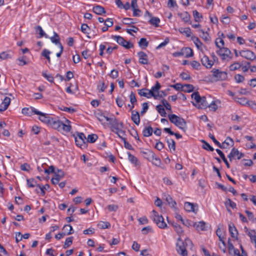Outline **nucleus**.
Listing matches in <instances>:
<instances>
[{
    "label": "nucleus",
    "instance_id": "f257e3e1",
    "mask_svg": "<svg viewBox=\"0 0 256 256\" xmlns=\"http://www.w3.org/2000/svg\"><path fill=\"white\" fill-rule=\"evenodd\" d=\"M48 126L60 132H70L72 128L70 122L69 120L66 119L64 122H63L52 117L51 118Z\"/></svg>",
    "mask_w": 256,
    "mask_h": 256
},
{
    "label": "nucleus",
    "instance_id": "f03ea898",
    "mask_svg": "<svg viewBox=\"0 0 256 256\" xmlns=\"http://www.w3.org/2000/svg\"><path fill=\"white\" fill-rule=\"evenodd\" d=\"M192 242L189 238H186L184 242L180 236L178 238L176 242V250L182 256H187L188 252L186 251V247L191 246Z\"/></svg>",
    "mask_w": 256,
    "mask_h": 256
},
{
    "label": "nucleus",
    "instance_id": "7ed1b4c3",
    "mask_svg": "<svg viewBox=\"0 0 256 256\" xmlns=\"http://www.w3.org/2000/svg\"><path fill=\"white\" fill-rule=\"evenodd\" d=\"M168 118L170 122L178 126L179 128L185 131L186 128V124L185 120L174 114L168 115Z\"/></svg>",
    "mask_w": 256,
    "mask_h": 256
},
{
    "label": "nucleus",
    "instance_id": "20e7f679",
    "mask_svg": "<svg viewBox=\"0 0 256 256\" xmlns=\"http://www.w3.org/2000/svg\"><path fill=\"white\" fill-rule=\"evenodd\" d=\"M150 218L155 222L160 228H167V224L164 221V218L162 215H160L155 210L152 211Z\"/></svg>",
    "mask_w": 256,
    "mask_h": 256
},
{
    "label": "nucleus",
    "instance_id": "39448f33",
    "mask_svg": "<svg viewBox=\"0 0 256 256\" xmlns=\"http://www.w3.org/2000/svg\"><path fill=\"white\" fill-rule=\"evenodd\" d=\"M34 114L36 115L34 118H38L42 122L48 125L49 122H50V120L52 118L49 114L42 112L34 108H33V115Z\"/></svg>",
    "mask_w": 256,
    "mask_h": 256
},
{
    "label": "nucleus",
    "instance_id": "423d86ee",
    "mask_svg": "<svg viewBox=\"0 0 256 256\" xmlns=\"http://www.w3.org/2000/svg\"><path fill=\"white\" fill-rule=\"evenodd\" d=\"M222 60H229L232 58V54L230 50L224 47H222L216 52Z\"/></svg>",
    "mask_w": 256,
    "mask_h": 256
},
{
    "label": "nucleus",
    "instance_id": "0eeeda50",
    "mask_svg": "<svg viewBox=\"0 0 256 256\" xmlns=\"http://www.w3.org/2000/svg\"><path fill=\"white\" fill-rule=\"evenodd\" d=\"M113 39L116 41V42L120 46H124L126 49H129L133 47V44L126 40L122 37L119 36H112Z\"/></svg>",
    "mask_w": 256,
    "mask_h": 256
},
{
    "label": "nucleus",
    "instance_id": "6e6552de",
    "mask_svg": "<svg viewBox=\"0 0 256 256\" xmlns=\"http://www.w3.org/2000/svg\"><path fill=\"white\" fill-rule=\"evenodd\" d=\"M212 72L216 80H224L228 78V74L226 72L220 71L218 69H213Z\"/></svg>",
    "mask_w": 256,
    "mask_h": 256
},
{
    "label": "nucleus",
    "instance_id": "1a4fd4ad",
    "mask_svg": "<svg viewBox=\"0 0 256 256\" xmlns=\"http://www.w3.org/2000/svg\"><path fill=\"white\" fill-rule=\"evenodd\" d=\"M244 153L240 152L237 148H234L232 149L228 157L232 162V160H240L244 156Z\"/></svg>",
    "mask_w": 256,
    "mask_h": 256
},
{
    "label": "nucleus",
    "instance_id": "9d476101",
    "mask_svg": "<svg viewBox=\"0 0 256 256\" xmlns=\"http://www.w3.org/2000/svg\"><path fill=\"white\" fill-rule=\"evenodd\" d=\"M240 55L241 56L250 60H256V56L254 53L248 50H242L240 51Z\"/></svg>",
    "mask_w": 256,
    "mask_h": 256
},
{
    "label": "nucleus",
    "instance_id": "9b49d317",
    "mask_svg": "<svg viewBox=\"0 0 256 256\" xmlns=\"http://www.w3.org/2000/svg\"><path fill=\"white\" fill-rule=\"evenodd\" d=\"M86 138L82 132H78L75 137V142L76 146L81 147L86 144Z\"/></svg>",
    "mask_w": 256,
    "mask_h": 256
},
{
    "label": "nucleus",
    "instance_id": "f8f14e48",
    "mask_svg": "<svg viewBox=\"0 0 256 256\" xmlns=\"http://www.w3.org/2000/svg\"><path fill=\"white\" fill-rule=\"evenodd\" d=\"M160 87V84L158 82H156L155 86H153L151 90H150V93L152 97H154L156 100L159 99V90Z\"/></svg>",
    "mask_w": 256,
    "mask_h": 256
},
{
    "label": "nucleus",
    "instance_id": "ddd939ff",
    "mask_svg": "<svg viewBox=\"0 0 256 256\" xmlns=\"http://www.w3.org/2000/svg\"><path fill=\"white\" fill-rule=\"evenodd\" d=\"M184 209L189 212H194L196 213L198 211V206L197 204H194L190 202H186L184 204Z\"/></svg>",
    "mask_w": 256,
    "mask_h": 256
},
{
    "label": "nucleus",
    "instance_id": "4468645a",
    "mask_svg": "<svg viewBox=\"0 0 256 256\" xmlns=\"http://www.w3.org/2000/svg\"><path fill=\"white\" fill-rule=\"evenodd\" d=\"M201 62L202 64L207 68H211L214 64V62L210 60L208 56L205 55L201 58Z\"/></svg>",
    "mask_w": 256,
    "mask_h": 256
},
{
    "label": "nucleus",
    "instance_id": "2eb2a0df",
    "mask_svg": "<svg viewBox=\"0 0 256 256\" xmlns=\"http://www.w3.org/2000/svg\"><path fill=\"white\" fill-rule=\"evenodd\" d=\"M139 58L138 62L140 64H148V55L144 52H140L138 53Z\"/></svg>",
    "mask_w": 256,
    "mask_h": 256
},
{
    "label": "nucleus",
    "instance_id": "dca6fc26",
    "mask_svg": "<svg viewBox=\"0 0 256 256\" xmlns=\"http://www.w3.org/2000/svg\"><path fill=\"white\" fill-rule=\"evenodd\" d=\"M162 198L165 200L171 207H174L176 204V201L168 194H163Z\"/></svg>",
    "mask_w": 256,
    "mask_h": 256
},
{
    "label": "nucleus",
    "instance_id": "f3484780",
    "mask_svg": "<svg viewBox=\"0 0 256 256\" xmlns=\"http://www.w3.org/2000/svg\"><path fill=\"white\" fill-rule=\"evenodd\" d=\"M10 102V98L8 96H6L0 104V112L6 110Z\"/></svg>",
    "mask_w": 256,
    "mask_h": 256
},
{
    "label": "nucleus",
    "instance_id": "a211bd4d",
    "mask_svg": "<svg viewBox=\"0 0 256 256\" xmlns=\"http://www.w3.org/2000/svg\"><path fill=\"white\" fill-rule=\"evenodd\" d=\"M16 62L18 65L23 66L28 64L30 62V60L26 56H22L16 60Z\"/></svg>",
    "mask_w": 256,
    "mask_h": 256
},
{
    "label": "nucleus",
    "instance_id": "6ab92c4d",
    "mask_svg": "<svg viewBox=\"0 0 256 256\" xmlns=\"http://www.w3.org/2000/svg\"><path fill=\"white\" fill-rule=\"evenodd\" d=\"M114 128L116 131L122 128L124 126V124L122 122H119L116 118H114L110 124Z\"/></svg>",
    "mask_w": 256,
    "mask_h": 256
},
{
    "label": "nucleus",
    "instance_id": "aec40b11",
    "mask_svg": "<svg viewBox=\"0 0 256 256\" xmlns=\"http://www.w3.org/2000/svg\"><path fill=\"white\" fill-rule=\"evenodd\" d=\"M234 143V142L232 138L230 137H227L226 140L222 144H220L219 148H226L230 146H232Z\"/></svg>",
    "mask_w": 256,
    "mask_h": 256
},
{
    "label": "nucleus",
    "instance_id": "412c9836",
    "mask_svg": "<svg viewBox=\"0 0 256 256\" xmlns=\"http://www.w3.org/2000/svg\"><path fill=\"white\" fill-rule=\"evenodd\" d=\"M229 232L231 236L233 238H238V232L235 227L234 224L231 223L228 225Z\"/></svg>",
    "mask_w": 256,
    "mask_h": 256
},
{
    "label": "nucleus",
    "instance_id": "4be33fe9",
    "mask_svg": "<svg viewBox=\"0 0 256 256\" xmlns=\"http://www.w3.org/2000/svg\"><path fill=\"white\" fill-rule=\"evenodd\" d=\"M36 34L38 38H41L44 36L46 38H48V36L43 30L40 26H37L35 28Z\"/></svg>",
    "mask_w": 256,
    "mask_h": 256
},
{
    "label": "nucleus",
    "instance_id": "5701e85b",
    "mask_svg": "<svg viewBox=\"0 0 256 256\" xmlns=\"http://www.w3.org/2000/svg\"><path fill=\"white\" fill-rule=\"evenodd\" d=\"M193 226L198 230H206V222L204 221L194 222Z\"/></svg>",
    "mask_w": 256,
    "mask_h": 256
},
{
    "label": "nucleus",
    "instance_id": "b1692460",
    "mask_svg": "<svg viewBox=\"0 0 256 256\" xmlns=\"http://www.w3.org/2000/svg\"><path fill=\"white\" fill-rule=\"evenodd\" d=\"M131 119L138 126L140 123V117L138 112L132 110Z\"/></svg>",
    "mask_w": 256,
    "mask_h": 256
},
{
    "label": "nucleus",
    "instance_id": "393cba45",
    "mask_svg": "<svg viewBox=\"0 0 256 256\" xmlns=\"http://www.w3.org/2000/svg\"><path fill=\"white\" fill-rule=\"evenodd\" d=\"M141 153L142 154L144 158L147 159L149 161H150L152 158H154V154H155L152 151L149 150L142 151Z\"/></svg>",
    "mask_w": 256,
    "mask_h": 256
},
{
    "label": "nucleus",
    "instance_id": "a878e982",
    "mask_svg": "<svg viewBox=\"0 0 256 256\" xmlns=\"http://www.w3.org/2000/svg\"><path fill=\"white\" fill-rule=\"evenodd\" d=\"M209 102L207 100L206 96H202L201 97V99L200 101V104H198V108H201V109H204L208 107L209 106Z\"/></svg>",
    "mask_w": 256,
    "mask_h": 256
},
{
    "label": "nucleus",
    "instance_id": "bb28decb",
    "mask_svg": "<svg viewBox=\"0 0 256 256\" xmlns=\"http://www.w3.org/2000/svg\"><path fill=\"white\" fill-rule=\"evenodd\" d=\"M182 52L183 56L185 58H190L194 55L192 50L188 47L182 48Z\"/></svg>",
    "mask_w": 256,
    "mask_h": 256
},
{
    "label": "nucleus",
    "instance_id": "cd10ccee",
    "mask_svg": "<svg viewBox=\"0 0 256 256\" xmlns=\"http://www.w3.org/2000/svg\"><path fill=\"white\" fill-rule=\"evenodd\" d=\"M62 232L66 236L71 234L74 232L72 227L70 224H65L62 228Z\"/></svg>",
    "mask_w": 256,
    "mask_h": 256
},
{
    "label": "nucleus",
    "instance_id": "c85d7f7f",
    "mask_svg": "<svg viewBox=\"0 0 256 256\" xmlns=\"http://www.w3.org/2000/svg\"><path fill=\"white\" fill-rule=\"evenodd\" d=\"M92 10L95 14L98 15H102L106 12L104 8L98 5L94 6Z\"/></svg>",
    "mask_w": 256,
    "mask_h": 256
},
{
    "label": "nucleus",
    "instance_id": "c756f323",
    "mask_svg": "<svg viewBox=\"0 0 256 256\" xmlns=\"http://www.w3.org/2000/svg\"><path fill=\"white\" fill-rule=\"evenodd\" d=\"M127 154L128 156V160L130 163L134 164L135 166L138 165L139 162L137 158L132 154L130 152H128Z\"/></svg>",
    "mask_w": 256,
    "mask_h": 256
},
{
    "label": "nucleus",
    "instance_id": "7c9ffc66",
    "mask_svg": "<svg viewBox=\"0 0 256 256\" xmlns=\"http://www.w3.org/2000/svg\"><path fill=\"white\" fill-rule=\"evenodd\" d=\"M138 93L140 96H143L148 98H152L151 94L150 93V90L147 88L140 90Z\"/></svg>",
    "mask_w": 256,
    "mask_h": 256
},
{
    "label": "nucleus",
    "instance_id": "2f4dec72",
    "mask_svg": "<svg viewBox=\"0 0 256 256\" xmlns=\"http://www.w3.org/2000/svg\"><path fill=\"white\" fill-rule=\"evenodd\" d=\"M153 129L151 126L144 128L142 130V134L144 136L148 137L152 135Z\"/></svg>",
    "mask_w": 256,
    "mask_h": 256
},
{
    "label": "nucleus",
    "instance_id": "473e14b6",
    "mask_svg": "<svg viewBox=\"0 0 256 256\" xmlns=\"http://www.w3.org/2000/svg\"><path fill=\"white\" fill-rule=\"evenodd\" d=\"M98 227L101 229L108 228L110 227V224L108 222H100L98 224Z\"/></svg>",
    "mask_w": 256,
    "mask_h": 256
},
{
    "label": "nucleus",
    "instance_id": "72a5a7b5",
    "mask_svg": "<svg viewBox=\"0 0 256 256\" xmlns=\"http://www.w3.org/2000/svg\"><path fill=\"white\" fill-rule=\"evenodd\" d=\"M33 187L34 186L33 185ZM36 188L34 190L40 195L44 196L45 194V192L42 188V185L37 184L35 186Z\"/></svg>",
    "mask_w": 256,
    "mask_h": 256
},
{
    "label": "nucleus",
    "instance_id": "f704fd0d",
    "mask_svg": "<svg viewBox=\"0 0 256 256\" xmlns=\"http://www.w3.org/2000/svg\"><path fill=\"white\" fill-rule=\"evenodd\" d=\"M172 226L174 228V230L180 236L184 234V231L182 227L178 224L174 223Z\"/></svg>",
    "mask_w": 256,
    "mask_h": 256
},
{
    "label": "nucleus",
    "instance_id": "c9c22d12",
    "mask_svg": "<svg viewBox=\"0 0 256 256\" xmlns=\"http://www.w3.org/2000/svg\"><path fill=\"white\" fill-rule=\"evenodd\" d=\"M199 32H201L200 34V36L206 42H209L210 40V38L209 36L208 33L207 32H204L202 30L200 29L199 30Z\"/></svg>",
    "mask_w": 256,
    "mask_h": 256
},
{
    "label": "nucleus",
    "instance_id": "e433bc0d",
    "mask_svg": "<svg viewBox=\"0 0 256 256\" xmlns=\"http://www.w3.org/2000/svg\"><path fill=\"white\" fill-rule=\"evenodd\" d=\"M50 39L52 43L55 44H56L60 46V44H62L60 42V38L56 32H54V36L50 38Z\"/></svg>",
    "mask_w": 256,
    "mask_h": 256
},
{
    "label": "nucleus",
    "instance_id": "4c0bfd02",
    "mask_svg": "<svg viewBox=\"0 0 256 256\" xmlns=\"http://www.w3.org/2000/svg\"><path fill=\"white\" fill-rule=\"evenodd\" d=\"M12 53L10 52H3L0 54V58L2 60L11 58Z\"/></svg>",
    "mask_w": 256,
    "mask_h": 256
},
{
    "label": "nucleus",
    "instance_id": "58836bf2",
    "mask_svg": "<svg viewBox=\"0 0 256 256\" xmlns=\"http://www.w3.org/2000/svg\"><path fill=\"white\" fill-rule=\"evenodd\" d=\"M166 142L168 144V148L171 150L172 149L173 150H176V142L172 139H169L167 138H166Z\"/></svg>",
    "mask_w": 256,
    "mask_h": 256
},
{
    "label": "nucleus",
    "instance_id": "ea45409f",
    "mask_svg": "<svg viewBox=\"0 0 256 256\" xmlns=\"http://www.w3.org/2000/svg\"><path fill=\"white\" fill-rule=\"evenodd\" d=\"M22 112L26 116H30L32 115V107L23 108Z\"/></svg>",
    "mask_w": 256,
    "mask_h": 256
},
{
    "label": "nucleus",
    "instance_id": "a19ab883",
    "mask_svg": "<svg viewBox=\"0 0 256 256\" xmlns=\"http://www.w3.org/2000/svg\"><path fill=\"white\" fill-rule=\"evenodd\" d=\"M149 22L150 24L157 27L159 26V23L160 22V20L159 18H158L157 17H152L149 20Z\"/></svg>",
    "mask_w": 256,
    "mask_h": 256
},
{
    "label": "nucleus",
    "instance_id": "79ce46f5",
    "mask_svg": "<svg viewBox=\"0 0 256 256\" xmlns=\"http://www.w3.org/2000/svg\"><path fill=\"white\" fill-rule=\"evenodd\" d=\"M156 109L158 112L162 116L165 117L166 116V113L165 111L164 108L161 105H158L156 106Z\"/></svg>",
    "mask_w": 256,
    "mask_h": 256
},
{
    "label": "nucleus",
    "instance_id": "37998d69",
    "mask_svg": "<svg viewBox=\"0 0 256 256\" xmlns=\"http://www.w3.org/2000/svg\"><path fill=\"white\" fill-rule=\"evenodd\" d=\"M98 136L96 134H91L88 135L86 138V142L90 143H94L98 139Z\"/></svg>",
    "mask_w": 256,
    "mask_h": 256
},
{
    "label": "nucleus",
    "instance_id": "c03bdc74",
    "mask_svg": "<svg viewBox=\"0 0 256 256\" xmlns=\"http://www.w3.org/2000/svg\"><path fill=\"white\" fill-rule=\"evenodd\" d=\"M202 142L203 144L202 148H203L210 152H212L214 150V148L206 140H202Z\"/></svg>",
    "mask_w": 256,
    "mask_h": 256
},
{
    "label": "nucleus",
    "instance_id": "a18cd8bd",
    "mask_svg": "<svg viewBox=\"0 0 256 256\" xmlns=\"http://www.w3.org/2000/svg\"><path fill=\"white\" fill-rule=\"evenodd\" d=\"M241 66L242 64L238 62H235L234 64H230L229 66V68L230 70L234 71L239 69L240 68H241Z\"/></svg>",
    "mask_w": 256,
    "mask_h": 256
},
{
    "label": "nucleus",
    "instance_id": "49530a36",
    "mask_svg": "<svg viewBox=\"0 0 256 256\" xmlns=\"http://www.w3.org/2000/svg\"><path fill=\"white\" fill-rule=\"evenodd\" d=\"M191 97L192 99H194L195 101L196 104H199L200 100L201 99V97L198 92H194L192 95Z\"/></svg>",
    "mask_w": 256,
    "mask_h": 256
},
{
    "label": "nucleus",
    "instance_id": "de8ad7c7",
    "mask_svg": "<svg viewBox=\"0 0 256 256\" xmlns=\"http://www.w3.org/2000/svg\"><path fill=\"white\" fill-rule=\"evenodd\" d=\"M150 162H152L153 164L158 166H160L161 164V160L160 158L156 156L155 154H154V158H152Z\"/></svg>",
    "mask_w": 256,
    "mask_h": 256
},
{
    "label": "nucleus",
    "instance_id": "09e8293b",
    "mask_svg": "<svg viewBox=\"0 0 256 256\" xmlns=\"http://www.w3.org/2000/svg\"><path fill=\"white\" fill-rule=\"evenodd\" d=\"M180 32L182 34H184L188 37H190L192 34L191 30L190 28H182Z\"/></svg>",
    "mask_w": 256,
    "mask_h": 256
},
{
    "label": "nucleus",
    "instance_id": "8fccbe9b",
    "mask_svg": "<svg viewBox=\"0 0 256 256\" xmlns=\"http://www.w3.org/2000/svg\"><path fill=\"white\" fill-rule=\"evenodd\" d=\"M74 238L72 236H70L66 238L64 244V248H66L70 246L72 243L73 240Z\"/></svg>",
    "mask_w": 256,
    "mask_h": 256
},
{
    "label": "nucleus",
    "instance_id": "3c124183",
    "mask_svg": "<svg viewBox=\"0 0 256 256\" xmlns=\"http://www.w3.org/2000/svg\"><path fill=\"white\" fill-rule=\"evenodd\" d=\"M107 86H106L104 82L100 81L98 84V89L99 92H104L105 90L107 88Z\"/></svg>",
    "mask_w": 256,
    "mask_h": 256
},
{
    "label": "nucleus",
    "instance_id": "603ef678",
    "mask_svg": "<svg viewBox=\"0 0 256 256\" xmlns=\"http://www.w3.org/2000/svg\"><path fill=\"white\" fill-rule=\"evenodd\" d=\"M54 174V176L56 177V178H58L59 180L62 179L64 176V172L62 170L59 169H58L56 172H55Z\"/></svg>",
    "mask_w": 256,
    "mask_h": 256
},
{
    "label": "nucleus",
    "instance_id": "864d4df0",
    "mask_svg": "<svg viewBox=\"0 0 256 256\" xmlns=\"http://www.w3.org/2000/svg\"><path fill=\"white\" fill-rule=\"evenodd\" d=\"M215 44L218 48H222V47H224V42L222 39L220 38H217L216 40Z\"/></svg>",
    "mask_w": 256,
    "mask_h": 256
},
{
    "label": "nucleus",
    "instance_id": "5fc2aeb1",
    "mask_svg": "<svg viewBox=\"0 0 256 256\" xmlns=\"http://www.w3.org/2000/svg\"><path fill=\"white\" fill-rule=\"evenodd\" d=\"M194 88V87L192 85L190 84H186L184 86L183 90L186 92H190L193 91Z\"/></svg>",
    "mask_w": 256,
    "mask_h": 256
},
{
    "label": "nucleus",
    "instance_id": "6e6d98bb",
    "mask_svg": "<svg viewBox=\"0 0 256 256\" xmlns=\"http://www.w3.org/2000/svg\"><path fill=\"white\" fill-rule=\"evenodd\" d=\"M225 204L226 207L230 206L233 209L236 208V204L234 202L231 200L230 198H228L226 200V201L225 202Z\"/></svg>",
    "mask_w": 256,
    "mask_h": 256
},
{
    "label": "nucleus",
    "instance_id": "4d7b16f0",
    "mask_svg": "<svg viewBox=\"0 0 256 256\" xmlns=\"http://www.w3.org/2000/svg\"><path fill=\"white\" fill-rule=\"evenodd\" d=\"M193 16L196 22H198L200 20V19L202 18V15L196 10L193 11Z\"/></svg>",
    "mask_w": 256,
    "mask_h": 256
},
{
    "label": "nucleus",
    "instance_id": "13d9d810",
    "mask_svg": "<svg viewBox=\"0 0 256 256\" xmlns=\"http://www.w3.org/2000/svg\"><path fill=\"white\" fill-rule=\"evenodd\" d=\"M148 42H147L146 38H142L140 39L138 44L139 46L140 47H144V48H146L148 46Z\"/></svg>",
    "mask_w": 256,
    "mask_h": 256
},
{
    "label": "nucleus",
    "instance_id": "bf43d9fd",
    "mask_svg": "<svg viewBox=\"0 0 256 256\" xmlns=\"http://www.w3.org/2000/svg\"><path fill=\"white\" fill-rule=\"evenodd\" d=\"M221 22L224 24H228L230 22V18L225 14L222 15Z\"/></svg>",
    "mask_w": 256,
    "mask_h": 256
},
{
    "label": "nucleus",
    "instance_id": "052dcab7",
    "mask_svg": "<svg viewBox=\"0 0 256 256\" xmlns=\"http://www.w3.org/2000/svg\"><path fill=\"white\" fill-rule=\"evenodd\" d=\"M42 75L43 76H44L47 80H48L50 82H54V78L52 74H48L45 72H42Z\"/></svg>",
    "mask_w": 256,
    "mask_h": 256
},
{
    "label": "nucleus",
    "instance_id": "680f3d73",
    "mask_svg": "<svg viewBox=\"0 0 256 256\" xmlns=\"http://www.w3.org/2000/svg\"><path fill=\"white\" fill-rule=\"evenodd\" d=\"M194 42L197 47V48L199 50H202V43L200 40L198 38H195L194 40Z\"/></svg>",
    "mask_w": 256,
    "mask_h": 256
},
{
    "label": "nucleus",
    "instance_id": "e2e57ef3",
    "mask_svg": "<svg viewBox=\"0 0 256 256\" xmlns=\"http://www.w3.org/2000/svg\"><path fill=\"white\" fill-rule=\"evenodd\" d=\"M234 80L237 83H240L244 80V77L240 74H236L234 76Z\"/></svg>",
    "mask_w": 256,
    "mask_h": 256
},
{
    "label": "nucleus",
    "instance_id": "0e129e2a",
    "mask_svg": "<svg viewBox=\"0 0 256 256\" xmlns=\"http://www.w3.org/2000/svg\"><path fill=\"white\" fill-rule=\"evenodd\" d=\"M190 65L192 66L197 70H198L200 69V63L196 60H193L190 62Z\"/></svg>",
    "mask_w": 256,
    "mask_h": 256
},
{
    "label": "nucleus",
    "instance_id": "69168bd1",
    "mask_svg": "<svg viewBox=\"0 0 256 256\" xmlns=\"http://www.w3.org/2000/svg\"><path fill=\"white\" fill-rule=\"evenodd\" d=\"M116 102L118 106L120 108H122L124 104V100H123V98L121 97H117Z\"/></svg>",
    "mask_w": 256,
    "mask_h": 256
},
{
    "label": "nucleus",
    "instance_id": "338daca9",
    "mask_svg": "<svg viewBox=\"0 0 256 256\" xmlns=\"http://www.w3.org/2000/svg\"><path fill=\"white\" fill-rule=\"evenodd\" d=\"M130 103L132 104H134L136 103L137 102L136 95L134 93L132 92H131L130 95Z\"/></svg>",
    "mask_w": 256,
    "mask_h": 256
},
{
    "label": "nucleus",
    "instance_id": "774afa93",
    "mask_svg": "<svg viewBox=\"0 0 256 256\" xmlns=\"http://www.w3.org/2000/svg\"><path fill=\"white\" fill-rule=\"evenodd\" d=\"M152 232V228L150 226H148L142 228V232L144 234H146L149 232Z\"/></svg>",
    "mask_w": 256,
    "mask_h": 256
}]
</instances>
